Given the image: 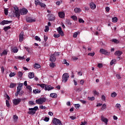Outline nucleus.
<instances>
[{
	"label": "nucleus",
	"instance_id": "nucleus-1",
	"mask_svg": "<svg viewBox=\"0 0 125 125\" xmlns=\"http://www.w3.org/2000/svg\"><path fill=\"white\" fill-rule=\"evenodd\" d=\"M38 109H39L38 106H35L34 108H29L28 110L30 111L27 112V114L28 115H35Z\"/></svg>",
	"mask_w": 125,
	"mask_h": 125
},
{
	"label": "nucleus",
	"instance_id": "nucleus-2",
	"mask_svg": "<svg viewBox=\"0 0 125 125\" xmlns=\"http://www.w3.org/2000/svg\"><path fill=\"white\" fill-rule=\"evenodd\" d=\"M14 9L15 12H14V16L17 17V19H20V13L19 12V8L17 7H14Z\"/></svg>",
	"mask_w": 125,
	"mask_h": 125
},
{
	"label": "nucleus",
	"instance_id": "nucleus-3",
	"mask_svg": "<svg viewBox=\"0 0 125 125\" xmlns=\"http://www.w3.org/2000/svg\"><path fill=\"white\" fill-rule=\"evenodd\" d=\"M45 101H46V98H41L36 100L37 104H38L39 105L43 104V103H45Z\"/></svg>",
	"mask_w": 125,
	"mask_h": 125
},
{
	"label": "nucleus",
	"instance_id": "nucleus-4",
	"mask_svg": "<svg viewBox=\"0 0 125 125\" xmlns=\"http://www.w3.org/2000/svg\"><path fill=\"white\" fill-rule=\"evenodd\" d=\"M52 123L54 125H63L60 120L55 118L53 119Z\"/></svg>",
	"mask_w": 125,
	"mask_h": 125
},
{
	"label": "nucleus",
	"instance_id": "nucleus-5",
	"mask_svg": "<svg viewBox=\"0 0 125 125\" xmlns=\"http://www.w3.org/2000/svg\"><path fill=\"white\" fill-rule=\"evenodd\" d=\"M69 76L68 73H64L62 76V83H67Z\"/></svg>",
	"mask_w": 125,
	"mask_h": 125
},
{
	"label": "nucleus",
	"instance_id": "nucleus-6",
	"mask_svg": "<svg viewBox=\"0 0 125 125\" xmlns=\"http://www.w3.org/2000/svg\"><path fill=\"white\" fill-rule=\"evenodd\" d=\"M22 101V99L21 98H18V99H15L13 100V103L15 105H19V104H20V103Z\"/></svg>",
	"mask_w": 125,
	"mask_h": 125
},
{
	"label": "nucleus",
	"instance_id": "nucleus-7",
	"mask_svg": "<svg viewBox=\"0 0 125 125\" xmlns=\"http://www.w3.org/2000/svg\"><path fill=\"white\" fill-rule=\"evenodd\" d=\"M27 13H28V10L25 8H22L20 11V14H21V15H26Z\"/></svg>",
	"mask_w": 125,
	"mask_h": 125
},
{
	"label": "nucleus",
	"instance_id": "nucleus-8",
	"mask_svg": "<svg viewBox=\"0 0 125 125\" xmlns=\"http://www.w3.org/2000/svg\"><path fill=\"white\" fill-rule=\"evenodd\" d=\"M57 31L60 36L62 37L64 36V32H63V30H62V28H61V26L57 28Z\"/></svg>",
	"mask_w": 125,
	"mask_h": 125
},
{
	"label": "nucleus",
	"instance_id": "nucleus-9",
	"mask_svg": "<svg viewBox=\"0 0 125 125\" xmlns=\"http://www.w3.org/2000/svg\"><path fill=\"white\" fill-rule=\"evenodd\" d=\"M100 52L102 54H104V55H110V52L102 48L100 50Z\"/></svg>",
	"mask_w": 125,
	"mask_h": 125
},
{
	"label": "nucleus",
	"instance_id": "nucleus-10",
	"mask_svg": "<svg viewBox=\"0 0 125 125\" xmlns=\"http://www.w3.org/2000/svg\"><path fill=\"white\" fill-rule=\"evenodd\" d=\"M26 22L28 23H32L33 22H36V19H33V18L28 17L26 19Z\"/></svg>",
	"mask_w": 125,
	"mask_h": 125
},
{
	"label": "nucleus",
	"instance_id": "nucleus-11",
	"mask_svg": "<svg viewBox=\"0 0 125 125\" xmlns=\"http://www.w3.org/2000/svg\"><path fill=\"white\" fill-rule=\"evenodd\" d=\"M115 55H116L117 56H118V58H119V60L120 59H121V55H122V54H123V52H122L120 50H118L116 51L115 53H114Z\"/></svg>",
	"mask_w": 125,
	"mask_h": 125
},
{
	"label": "nucleus",
	"instance_id": "nucleus-12",
	"mask_svg": "<svg viewBox=\"0 0 125 125\" xmlns=\"http://www.w3.org/2000/svg\"><path fill=\"white\" fill-rule=\"evenodd\" d=\"M10 23H12V21H2L0 23V25H5L6 24H9Z\"/></svg>",
	"mask_w": 125,
	"mask_h": 125
},
{
	"label": "nucleus",
	"instance_id": "nucleus-13",
	"mask_svg": "<svg viewBox=\"0 0 125 125\" xmlns=\"http://www.w3.org/2000/svg\"><path fill=\"white\" fill-rule=\"evenodd\" d=\"M50 61L51 62H55L56 61V57L54 56V55L52 54L50 56Z\"/></svg>",
	"mask_w": 125,
	"mask_h": 125
},
{
	"label": "nucleus",
	"instance_id": "nucleus-14",
	"mask_svg": "<svg viewBox=\"0 0 125 125\" xmlns=\"http://www.w3.org/2000/svg\"><path fill=\"white\" fill-rule=\"evenodd\" d=\"M24 39V33L23 32H21L19 35V41L21 42H23V39Z\"/></svg>",
	"mask_w": 125,
	"mask_h": 125
},
{
	"label": "nucleus",
	"instance_id": "nucleus-15",
	"mask_svg": "<svg viewBox=\"0 0 125 125\" xmlns=\"http://www.w3.org/2000/svg\"><path fill=\"white\" fill-rule=\"evenodd\" d=\"M22 88H23V83L19 84V86L17 87L18 92H20L22 90Z\"/></svg>",
	"mask_w": 125,
	"mask_h": 125
},
{
	"label": "nucleus",
	"instance_id": "nucleus-16",
	"mask_svg": "<svg viewBox=\"0 0 125 125\" xmlns=\"http://www.w3.org/2000/svg\"><path fill=\"white\" fill-rule=\"evenodd\" d=\"M90 7L91 9H92L93 10H94L95 8H96V4H95L93 2L90 3Z\"/></svg>",
	"mask_w": 125,
	"mask_h": 125
},
{
	"label": "nucleus",
	"instance_id": "nucleus-17",
	"mask_svg": "<svg viewBox=\"0 0 125 125\" xmlns=\"http://www.w3.org/2000/svg\"><path fill=\"white\" fill-rule=\"evenodd\" d=\"M54 87H51L50 85H46L45 87L44 88L45 90H51V89H53Z\"/></svg>",
	"mask_w": 125,
	"mask_h": 125
},
{
	"label": "nucleus",
	"instance_id": "nucleus-18",
	"mask_svg": "<svg viewBox=\"0 0 125 125\" xmlns=\"http://www.w3.org/2000/svg\"><path fill=\"white\" fill-rule=\"evenodd\" d=\"M58 14L59 17H60V18H64L65 17V13L64 12H59Z\"/></svg>",
	"mask_w": 125,
	"mask_h": 125
},
{
	"label": "nucleus",
	"instance_id": "nucleus-19",
	"mask_svg": "<svg viewBox=\"0 0 125 125\" xmlns=\"http://www.w3.org/2000/svg\"><path fill=\"white\" fill-rule=\"evenodd\" d=\"M101 119L102 122H104L106 125L108 124V119L105 118V117H103V116H101Z\"/></svg>",
	"mask_w": 125,
	"mask_h": 125
},
{
	"label": "nucleus",
	"instance_id": "nucleus-20",
	"mask_svg": "<svg viewBox=\"0 0 125 125\" xmlns=\"http://www.w3.org/2000/svg\"><path fill=\"white\" fill-rule=\"evenodd\" d=\"M28 76L30 79H33L35 77V73L34 72H29Z\"/></svg>",
	"mask_w": 125,
	"mask_h": 125
},
{
	"label": "nucleus",
	"instance_id": "nucleus-21",
	"mask_svg": "<svg viewBox=\"0 0 125 125\" xmlns=\"http://www.w3.org/2000/svg\"><path fill=\"white\" fill-rule=\"evenodd\" d=\"M33 67L35 69H40V68H41V65L38 63H35L33 65Z\"/></svg>",
	"mask_w": 125,
	"mask_h": 125
},
{
	"label": "nucleus",
	"instance_id": "nucleus-22",
	"mask_svg": "<svg viewBox=\"0 0 125 125\" xmlns=\"http://www.w3.org/2000/svg\"><path fill=\"white\" fill-rule=\"evenodd\" d=\"M49 21H54L55 20V17L52 15L49 18Z\"/></svg>",
	"mask_w": 125,
	"mask_h": 125
},
{
	"label": "nucleus",
	"instance_id": "nucleus-23",
	"mask_svg": "<svg viewBox=\"0 0 125 125\" xmlns=\"http://www.w3.org/2000/svg\"><path fill=\"white\" fill-rule=\"evenodd\" d=\"M50 97H52V98H57V94L55 93H52L50 94Z\"/></svg>",
	"mask_w": 125,
	"mask_h": 125
},
{
	"label": "nucleus",
	"instance_id": "nucleus-24",
	"mask_svg": "<svg viewBox=\"0 0 125 125\" xmlns=\"http://www.w3.org/2000/svg\"><path fill=\"white\" fill-rule=\"evenodd\" d=\"M110 41L111 42H114V43H117V44L120 43V42L116 39H113Z\"/></svg>",
	"mask_w": 125,
	"mask_h": 125
},
{
	"label": "nucleus",
	"instance_id": "nucleus-25",
	"mask_svg": "<svg viewBox=\"0 0 125 125\" xmlns=\"http://www.w3.org/2000/svg\"><path fill=\"white\" fill-rule=\"evenodd\" d=\"M81 11L82 10H81V8H75L74 9V12H75V13H80V12H81Z\"/></svg>",
	"mask_w": 125,
	"mask_h": 125
},
{
	"label": "nucleus",
	"instance_id": "nucleus-26",
	"mask_svg": "<svg viewBox=\"0 0 125 125\" xmlns=\"http://www.w3.org/2000/svg\"><path fill=\"white\" fill-rule=\"evenodd\" d=\"M38 86H40V87H42V88H45V86H46V84L42 83V84H37Z\"/></svg>",
	"mask_w": 125,
	"mask_h": 125
},
{
	"label": "nucleus",
	"instance_id": "nucleus-27",
	"mask_svg": "<svg viewBox=\"0 0 125 125\" xmlns=\"http://www.w3.org/2000/svg\"><path fill=\"white\" fill-rule=\"evenodd\" d=\"M33 93L34 94H37V93H41V90H39L38 89H34L33 91Z\"/></svg>",
	"mask_w": 125,
	"mask_h": 125
},
{
	"label": "nucleus",
	"instance_id": "nucleus-28",
	"mask_svg": "<svg viewBox=\"0 0 125 125\" xmlns=\"http://www.w3.org/2000/svg\"><path fill=\"white\" fill-rule=\"evenodd\" d=\"M0 56H3V55H7V51L6 50H4L1 54H0Z\"/></svg>",
	"mask_w": 125,
	"mask_h": 125
},
{
	"label": "nucleus",
	"instance_id": "nucleus-29",
	"mask_svg": "<svg viewBox=\"0 0 125 125\" xmlns=\"http://www.w3.org/2000/svg\"><path fill=\"white\" fill-rule=\"evenodd\" d=\"M15 86H16V83H10V88H14Z\"/></svg>",
	"mask_w": 125,
	"mask_h": 125
},
{
	"label": "nucleus",
	"instance_id": "nucleus-30",
	"mask_svg": "<svg viewBox=\"0 0 125 125\" xmlns=\"http://www.w3.org/2000/svg\"><path fill=\"white\" fill-rule=\"evenodd\" d=\"M10 28H11V27L9 26H6V27H4L3 30H4V31H5V32H7V31H8V30H9V29H10Z\"/></svg>",
	"mask_w": 125,
	"mask_h": 125
},
{
	"label": "nucleus",
	"instance_id": "nucleus-31",
	"mask_svg": "<svg viewBox=\"0 0 125 125\" xmlns=\"http://www.w3.org/2000/svg\"><path fill=\"white\" fill-rule=\"evenodd\" d=\"M15 58L16 59H19V60H24V56L23 57L17 56Z\"/></svg>",
	"mask_w": 125,
	"mask_h": 125
},
{
	"label": "nucleus",
	"instance_id": "nucleus-32",
	"mask_svg": "<svg viewBox=\"0 0 125 125\" xmlns=\"http://www.w3.org/2000/svg\"><path fill=\"white\" fill-rule=\"evenodd\" d=\"M13 119L15 123H16L17 121L18 120V116L16 115H14L13 116Z\"/></svg>",
	"mask_w": 125,
	"mask_h": 125
},
{
	"label": "nucleus",
	"instance_id": "nucleus-33",
	"mask_svg": "<svg viewBox=\"0 0 125 125\" xmlns=\"http://www.w3.org/2000/svg\"><path fill=\"white\" fill-rule=\"evenodd\" d=\"M117 62V60L116 59H113L111 61L110 64V65H113V64H115Z\"/></svg>",
	"mask_w": 125,
	"mask_h": 125
},
{
	"label": "nucleus",
	"instance_id": "nucleus-34",
	"mask_svg": "<svg viewBox=\"0 0 125 125\" xmlns=\"http://www.w3.org/2000/svg\"><path fill=\"white\" fill-rule=\"evenodd\" d=\"M79 34H80V32H79V31L75 32L73 34V38H77V37H78V35H79Z\"/></svg>",
	"mask_w": 125,
	"mask_h": 125
},
{
	"label": "nucleus",
	"instance_id": "nucleus-35",
	"mask_svg": "<svg viewBox=\"0 0 125 125\" xmlns=\"http://www.w3.org/2000/svg\"><path fill=\"white\" fill-rule=\"evenodd\" d=\"M117 95H118V94L117 93H116V92H113L111 94V97H112L113 98H114V97H116V96H117Z\"/></svg>",
	"mask_w": 125,
	"mask_h": 125
},
{
	"label": "nucleus",
	"instance_id": "nucleus-36",
	"mask_svg": "<svg viewBox=\"0 0 125 125\" xmlns=\"http://www.w3.org/2000/svg\"><path fill=\"white\" fill-rule=\"evenodd\" d=\"M12 51L13 52H14V53H17L18 52V49H17V48L16 47H14L12 49Z\"/></svg>",
	"mask_w": 125,
	"mask_h": 125
},
{
	"label": "nucleus",
	"instance_id": "nucleus-37",
	"mask_svg": "<svg viewBox=\"0 0 125 125\" xmlns=\"http://www.w3.org/2000/svg\"><path fill=\"white\" fill-rule=\"evenodd\" d=\"M112 22H114V23H117V22H118V18L117 17L113 18Z\"/></svg>",
	"mask_w": 125,
	"mask_h": 125
},
{
	"label": "nucleus",
	"instance_id": "nucleus-38",
	"mask_svg": "<svg viewBox=\"0 0 125 125\" xmlns=\"http://www.w3.org/2000/svg\"><path fill=\"white\" fill-rule=\"evenodd\" d=\"M41 1H39V0H35V3L36 5H40L41 4Z\"/></svg>",
	"mask_w": 125,
	"mask_h": 125
},
{
	"label": "nucleus",
	"instance_id": "nucleus-39",
	"mask_svg": "<svg viewBox=\"0 0 125 125\" xmlns=\"http://www.w3.org/2000/svg\"><path fill=\"white\" fill-rule=\"evenodd\" d=\"M49 66H50V67H51V68H54V67H55L56 66V65H55V63H54L53 62H51L49 64Z\"/></svg>",
	"mask_w": 125,
	"mask_h": 125
},
{
	"label": "nucleus",
	"instance_id": "nucleus-40",
	"mask_svg": "<svg viewBox=\"0 0 125 125\" xmlns=\"http://www.w3.org/2000/svg\"><path fill=\"white\" fill-rule=\"evenodd\" d=\"M71 18L74 20V21H77L78 20V18H77V16H72L71 17Z\"/></svg>",
	"mask_w": 125,
	"mask_h": 125
},
{
	"label": "nucleus",
	"instance_id": "nucleus-41",
	"mask_svg": "<svg viewBox=\"0 0 125 125\" xmlns=\"http://www.w3.org/2000/svg\"><path fill=\"white\" fill-rule=\"evenodd\" d=\"M16 75V73L14 72H11L10 74H9V77L10 78H12V77H14Z\"/></svg>",
	"mask_w": 125,
	"mask_h": 125
},
{
	"label": "nucleus",
	"instance_id": "nucleus-42",
	"mask_svg": "<svg viewBox=\"0 0 125 125\" xmlns=\"http://www.w3.org/2000/svg\"><path fill=\"white\" fill-rule=\"evenodd\" d=\"M88 100H90V101H93L95 99V98L94 97H87Z\"/></svg>",
	"mask_w": 125,
	"mask_h": 125
},
{
	"label": "nucleus",
	"instance_id": "nucleus-43",
	"mask_svg": "<svg viewBox=\"0 0 125 125\" xmlns=\"http://www.w3.org/2000/svg\"><path fill=\"white\" fill-rule=\"evenodd\" d=\"M35 39L36 41H38V42H41V41H42V40H41V38L38 36H35Z\"/></svg>",
	"mask_w": 125,
	"mask_h": 125
},
{
	"label": "nucleus",
	"instance_id": "nucleus-44",
	"mask_svg": "<svg viewBox=\"0 0 125 125\" xmlns=\"http://www.w3.org/2000/svg\"><path fill=\"white\" fill-rule=\"evenodd\" d=\"M75 107L76 109H77V110H79V109H80V107H81V105H80V104H75Z\"/></svg>",
	"mask_w": 125,
	"mask_h": 125
},
{
	"label": "nucleus",
	"instance_id": "nucleus-45",
	"mask_svg": "<svg viewBox=\"0 0 125 125\" xmlns=\"http://www.w3.org/2000/svg\"><path fill=\"white\" fill-rule=\"evenodd\" d=\"M88 56H92V57H93L94 55H95V53L93 52V53H89L88 54Z\"/></svg>",
	"mask_w": 125,
	"mask_h": 125
},
{
	"label": "nucleus",
	"instance_id": "nucleus-46",
	"mask_svg": "<svg viewBox=\"0 0 125 125\" xmlns=\"http://www.w3.org/2000/svg\"><path fill=\"white\" fill-rule=\"evenodd\" d=\"M39 5H40L41 7H45V6H46V5H45V4L43 3L42 2H41L40 4Z\"/></svg>",
	"mask_w": 125,
	"mask_h": 125
},
{
	"label": "nucleus",
	"instance_id": "nucleus-47",
	"mask_svg": "<svg viewBox=\"0 0 125 125\" xmlns=\"http://www.w3.org/2000/svg\"><path fill=\"white\" fill-rule=\"evenodd\" d=\"M63 64H66V66H69V64L67 62V60H64L63 61Z\"/></svg>",
	"mask_w": 125,
	"mask_h": 125
},
{
	"label": "nucleus",
	"instance_id": "nucleus-48",
	"mask_svg": "<svg viewBox=\"0 0 125 125\" xmlns=\"http://www.w3.org/2000/svg\"><path fill=\"white\" fill-rule=\"evenodd\" d=\"M49 30V27L48 26H45V29H44V32L46 33V32H48Z\"/></svg>",
	"mask_w": 125,
	"mask_h": 125
},
{
	"label": "nucleus",
	"instance_id": "nucleus-49",
	"mask_svg": "<svg viewBox=\"0 0 125 125\" xmlns=\"http://www.w3.org/2000/svg\"><path fill=\"white\" fill-rule=\"evenodd\" d=\"M104 109H106V104H104L102 105V107L101 108V110H102V111H103L104 110Z\"/></svg>",
	"mask_w": 125,
	"mask_h": 125
},
{
	"label": "nucleus",
	"instance_id": "nucleus-50",
	"mask_svg": "<svg viewBox=\"0 0 125 125\" xmlns=\"http://www.w3.org/2000/svg\"><path fill=\"white\" fill-rule=\"evenodd\" d=\"M23 76V73L21 72H18V77H20V78H21Z\"/></svg>",
	"mask_w": 125,
	"mask_h": 125
},
{
	"label": "nucleus",
	"instance_id": "nucleus-51",
	"mask_svg": "<svg viewBox=\"0 0 125 125\" xmlns=\"http://www.w3.org/2000/svg\"><path fill=\"white\" fill-rule=\"evenodd\" d=\"M4 11L5 15H8V10L7 9H5Z\"/></svg>",
	"mask_w": 125,
	"mask_h": 125
},
{
	"label": "nucleus",
	"instance_id": "nucleus-52",
	"mask_svg": "<svg viewBox=\"0 0 125 125\" xmlns=\"http://www.w3.org/2000/svg\"><path fill=\"white\" fill-rule=\"evenodd\" d=\"M27 88L29 89L30 92H32V87L30 85L27 86Z\"/></svg>",
	"mask_w": 125,
	"mask_h": 125
},
{
	"label": "nucleus",
	"instance_id": "nucleus-53",
	"mask_svg": "<svg viewBox=\"0 0 125 125\" xmlns=\"http://www.w3.org/2000/svg\"><path fill=\"white\" fill-rule=\"evenodd\" d=\"M53 55L55 56V57H56V56H59L60 54H59V52H55L53 54Z\"/></svg>",
	"mask_w": 125,
	"mask_h": 125
},
{
	"label": "nucleus",
	"instance_id": "nucleus-54",
	"mask_svg": "<svg viewBox=\"0 0 125 125\" xmlns=\"http://www.w3.org/2000/svg\"><path fill=\"white\" fill-rule=\"evenodd\" d=\"M103 67V64L102 63H98V68H102Z\"/></svg>",
	"mask_w": 125,
	"mask_h": 125
},
{
	"label": "nucleus",
	"instance_id": "nucleus-55",
	"mask_svg": "<svg viewBox=\"0 0 125 125\" xmlns=\"http://www.w3.org/2000/svg\"><path fill=\"white\" fill-rule=\"evenodd\" d=\"M116 108H117L118 109L119 108H121V104H117L115 105Z\"/></svg>",
	"mask_w": 125,
	"mask_h": 125
},
{
	"label": "nucleus",
	"instance_id": "nucleus-56",
	"mask_svg": "<svg viewBox=\"0 0 125 125\" xmlns=\"http://www.w3.org/2000/svg\"><path fill=\"white\" fill-rule=\"evenodd\" d=\"M79 23H84V21L82 19H79Z\"/></svg>",
	"mask_w": 125,
	"mask_h": 125
},
{
	"label": "nucleus",
	"instance_id": "nucleus-57",
	"mask_svg": "<svg viewBox=\"0 0 125 125\" xmlns=\"http://www.w3.org/2000/svg\"><path fill=\"white\" fill-rule=\"evenodd\" d=\"M66 22L68 25H72V22H71V21H70V20H67L66 21Z\"/></svg>",
	"mask_w": 125,
	"mask_h": 125
},
{
	"label": "nucleus",
	"instance_id": "nucleus-58",
	"mask_svg": "<svg viewBox=\"0 0 125 125\" xmlns=\"http://www.w3.org/2000/svg\"><path fill=\"white\" fill-rule=\"evenodd\" d=\"M6 104L7 107H9V106H10V104H9V102L8 100L6 101Z\"/></svg>",
	"mask_w": 125,
	"mask_h": 125
},
{
	"label": "nucleus",
	"instance_id": "nucleus-59",
	"mask_svg": "<svg viewBox=\"0 0 125 125\" xmlns=\"http://www.w3.org/2000/svg\"><path fill=\"white\" fill-rule=\"evenodd\" d=\"M24 94V91H21V92H19V95H21V96H22Z\"/></svg>",
	"mask_w": 125,
	"mask_h": 125
},
{
	"label": "nucleus",
	"instance_id": "nucleus-60",
	"mask_svg": "<svg viewBox=\"0 0 125 125\" xmlns=\"http://www.w3.org/2000/svg\"><path fill=\"white\" fill-rule=\"evenodd\" d=\"M105 9L106 12H109V11H110V7H105Z\"/></svg>",
	"mask_w": 125,
	"mask_h": 125
},
{
	"label": "nucleus",
	"instance_id": "nucleus-61",
	"mask_svg": "<svg viewBox=\"0 0 125 125\" xmlns=\"http://www.w3.org/2000/svg\"><path fill=\"white\" fill-rule=\"evenodd\" d=\"M105 99H106V97H105V96L102 95V100H103V101H105Z\"/></svg>",
	"mask_w": 125,
	"mask_h": 125
},
{
	"label": "nucleus",
	"instance_id": "nucleus-62",
	"mask_svg": "<svg viewBox=\"0 0 125 125\" xmlns=\"http://www.w3.org/2000/svg\"><path fill=\"white\" fill-rule=\"evenodd\" d=\"M54 38H59L60 37V34H54Z\"/></svg>",
	"mask_w": 125,
	"mask_h": 125
},
{
	"label": "nucleus",
	"instance_id": "nucleus-63",
	"mask_svg": "<svg viewBox=\"0 0 125 125\" xmlns=\"http://www.w3.org/2000/svg\"><path fill=\"white\" fill-rule=\"evenodd\" d=\"M40 109H42L43 110H44L45 109H46V107L43 106L42 105H41L40 106Z\"/></svg>",
	"mask_w": 125,
	"mask_h": 125
},
{
	"label": "nucleus",
	"instance_id": "nucleus-64",
	"mask_svg": "<svg viewBox=\"0 0 125 125\" xmlns=\"http://www.w3.org/2000/svg\"><path fill=\"white\" fill-rule=\"evenodd\" d=\"M45 122H48L49 121V118L48 117H45L44 119Z\"/></svg>",
	"mask_w": 125,
	"mask_h": 125
}]
</instances>
